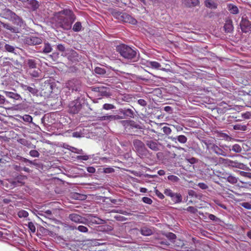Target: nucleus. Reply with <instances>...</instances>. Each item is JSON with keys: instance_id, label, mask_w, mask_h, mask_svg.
<instances>
[{"instance_id": "30", "label": "nucleus", "mask_w": 251, "mask_h": 251, "mask_svg": "<svg viewBox=\"0 0 251 251\" xmlns=\"http://www.w3.org/2000/svg\"><path fill=\"white\" fill-rule=\"evenodd\" d=\"M224 178L229 183L232 184L236 183L238 181V178L231 175H229L226 177Z\"/></svg>"}, {"instance_id": "26", "label": "nucleus", "mask_w": 251, "mask_h": 251, "mask_svg": "<svg viewBox=\"0 0 251 251\" xmlns=\"http://www.w3.org/2000/svg\"><path fill=\"white\" fill-rule=\"evenodd\" d=\"M224 28L226 32H231L233 29L232 22L231 21H227L224 25Z\"/></svg>"}, {"instance_id": "35", "label": "nucleus", "mask_w": 251, "mask_h": 251, "mask_svg": "<svg viewBox=\"0 0 251 251\" xmlns=\"http://www.w3.org/2000/svg\"><path fill=\"white\" fill-rule=\"evenodd\" d=\"M81 23L79 22H77L74 25L73 30L75 32H78L81 30Z\"/></svg>"}, {"instance_id": "9", "label": "nucleus", "mask_w": 251, "mask_h": 251, "mask_svg": "<svg viewBox=\"0 0 251 251\" xmlns=\"http://www.w3.org/2000/svg\"><path fill=\"white\" fill-rule=\"evenodd\" d=\"M57 49L59 51L62 52V56L67 57L68 59H70V53H72V55L75 56V52L72 50H66L65 47L62 44H59L57 46Z\"/></svg>"}, {"instance_id": "61", "label": "nucleus", "mask_w": 251, "mask_h": 251, "mask_svg": "<svg viewBox=\"0 0 251 251\" xmlns=\"http://www.w3.org/2000/svg\"><path fill=\"white\" fill-rule=\"evenodd\" d=\"M138 103L141 106H145L147 104V102L143 99H140L138 100Z\"/></svg>"}, {"instance_id": "23", "label": "nucleus", "mask_w": 251, "mask_h": 251, "mask_svg": "<svg viewBox=\"0 0 251 251\" xmlns=\"http://www.w3.org/2000/svg\"><path fill=\"white\" fill-rule=\"evenodd\" d=\"M3 27L8 30H9L12 33H19V29L18 27L13 26L9 24H4L2 23Z\"/></svg>"}, {"instance_id": "44", "label": "nucleus", "mask_w": 251, "mask_h": 251, "mask_svg": "<svg viewBox=\"0 0 251 251\" xmlns=\"http://www.w3.org/2000/svg\"><path fill=\"white\" fill-rule=\"evenodd\" d=\"M239 173L240 176L243 177H247L248 178H251V173L239 171Z\"/></svg>"}, {"instance_id": "40", "label": "nucleus", "mask_w": 251, "mask_h": 251, "mask_svg": "<svg viewBox=\"0 0 251 251\" xmlns=\"http://www.w3.org/2000/svg\"><path fill=\"white\" fill-rule=\"evenodd\" d=\"M18 215L20 218H26L28 216V213L25 210H21L18 212Z\"/></svg>"}, {"instance_id": "49", "label": "nucleus", "mask_w": 251, "mask_h": 251, "mask_svg": "<svg viewBox=\"0 0 251 251\" xmlns=\"http://www.w3.org/2000/svg\"><path fill=\"white\" fill-rule=\"evenodd\" d=\"M240 205L247 209L251 210V204L249 202H244L240 203Z\"/></svg>"}, {"instance_id": "14", "label": "nucleus", "mask_w": 251, "mask_h": 251, "mask_svg": "<svg viewBox=\"0 0 251 251\" xmlns=\"http://www.w3.org/2000/svg\"><path fill=\"white\" fill-rule=\"evenodd\" d=\"M11 21H12L14 24L16 25H17L21 27H25V24L24 21L22 20V18H21L16 14H15L14 16L12 17V19L11 20Z\"/></svg>"}, {"instance_id": "28", "label": "nucleus", "mask_w": 251, "mask_h": 251, "mask_svg": "<svg viewBox=\"0 0 251 251\" xmlns=\"http://www.w3.org/2000/svg\"><path fill=\"white\" fill-rule=\"evenodd\" d=\"M171 198L175 203H180L182 201V196L179 193H174Z\"/></svg>"}, {"instance_id": "58", "label": "nucleus", "mask_w": 251, "mask_h": 251, "mask_svg": "<svg viewBox=\"0 0 251 251\" xmlns=\"http://www.w3.org/2000/svg\"><path fill=\"white\" fill-rule=\"evenodd\" d=\"M208 218L210 220L213 221H217L219 220L217 217L212 214H208Z\"/></svg>"}, {"instance_id": "59", "label": "nucleus", "mask_w": 251, "mask_h": 251, "mask_svg": "<svg viewBox=\"0 0 251 251\" xmlns=\"http://www.w3.org/2000/svg\"><path fill=\"white\" fill-rule=\"evenodd\" d=\"M181 249L187 251H192L193 250V249H191V248H188L185 246V245L184 244V243H182V245H181Z\"/></svg>"}, {"instance_id": "33", "label": "nucleus", "mask_w": 251, "mask_h": 251, "mask_svg": "<svg viewBox=\"0 0 251 251\" xmlns=\"http://www.w3.org/2000/svg\"><path fill=\"white\" fill-rule=\"evenodd\" d=\"M89 220L94 224H102V220L99 218L90 215L89 216Z\"/></svg>"}, {"instance_id": "56", "label": "nucleus", "mask_w": 251, "mask_h": 251, "mask_svg": "<svg viewBox=\"0 0 251 251\" xmlns=\"http://www.w3.org/2000/svg\"><path fill=\"white\" fill-rule=\"evenodd\" d=\"M77 159L78 160H87L89 159V157L88 155H79L77 156Z\"/></svg>"}, {"instance_id": "42", "label": "nucleus", "mask_w": 251, "mask_h": 251, "mask_svg": "<svg viewBox=\"0 0 251 251\" xmlns=\"http://www.w3.org/2000/svg\"><path fill=\"white\" fill-rule=\"evenodd\" d=\"M168 179L173 182H177L179 180V178L177 176L174 175L169 176Z\"/></svg>"}, {"instance_id": "19", "label": "nucleus", "mask_w": 251, "mask_h": 251, "mask_svg": "<svg viewBox=\"0 0 251 251\" xmlns=\"http://www.w3.org/2000/svg\"><path fill=\"white\" fill-rule=\"evenodd\" d=\"M147 146L151 150L157 151L159 150V146L158 143L152 140L146 141Z\"/></svg>"}, {"instance_id": "53", "label": "nucleus", "mask_w": 251, "mask_h": 251, "mask_svg": "<svg viewBox=\"0 0 251 251\" xmlns=\"http://www.w3.org/2000/svg\"><path fill=\"white\" fill-rule=\"evenodd\" d=\"M142 201L144 202L149 204H151L152 202V201L151 199L146 197L142 198Z\"/></svg>"}, {"instance_id": "54", "label": "nucleus", "mask_w": 251, "mask_h": 251, "mask_svg": "<svg viewBox=\"0 0 251 251\" xmlns=\"http://www.w3.org/2000/svg\"><path fill=\"white\" fill-rule=\"evenodd\" d=\"M77 229L82 232H86L88 231V228L83 226H79L77 227Z\"/></svg>"}, {"instance_id": "7", "label": "nucleus", "mask_w": 251, "mask_h": 251, "mask_svg": "<svg viewBox=\"0 0 251 251\" xmlns=\"http://www.w3.org/2000/svg\"><path fill=\"white\" fill-rule=\"evenodd\" d=\"M226 163L228 166L237 168L242 170H250L249 167L243 163L238 162L237 161H232L231 160H227Z\"/></svg>"}, {"instance_id": "60", "label": "nucleus", "mask_w": 251, "mask_h": 251, "mask_svg": "<svg viewBox=\"0 0 251 251\" xmlns=\"http://www.w3.org/2000/svg\"><path fill=\"white\" fill-rule=\"evenodd\" d=\"M87 171L90 173H94L96 171V169L93 167H88L87 168Z\"/></svg>"}, {"instance_id": "64", "label": "nucleus", "mask_w": 251, "mask_h": 251, "mask_svg": "<svg viewBox=\"0 0 251 251\" xmlns=\"http://www.w3.org/2000/svg\"><path fill=\"white\" fill-rule=\"evenodd\" d=\"M21 160L24 161V162H28L29 163L31 164H33V163L32 161L28 159H26L25 158H24V157H22L21 158Z\"/></svg>"}, {"instance_id": "38", "label": "nucleus", "mask_w": 251, "mask_h": 251, "mask_svg": "<svg viewBox=\"0 0 251 251\" xmlns=\"http://www.w3.org/2000/svg\"><path fill=\"white\" fill-rule=\"evenodd\" d=\"M233 128L235 130H239L242 131H245L247 129V126L245 125H242L240 124H237L233 126Z\"/></svg>"}, {"instance_id": "5", "label": "nucleus", "mask_w": 251, "mask_h": 251, "mask_svg": "<svg viewBox=\"0 0 251 251\" xmlns=\"http://www.w3.org/2000/svg\"><path fill=\"white\" fill-rule=\"evenodd\" d=\"M66 87L72 91H79L81 87L80 81L76 78H74L70 80L66 84Z\"/></svg>"}, {"instance_id": "15", "label": "nucleus", "mask_w": 251, "mask_h": 251, "mask_svg": "<svg viewBox=\"0 0 251 251\" xmlns=\"http://www.w3.org/2000/svg\"><path fill=\"white\" fill-rule=\"evenodd\" d=\"M169 138L175 143H176L177 141H178L180 143L185 144L187 141V137L183 135H179L176 137L171 136L169 137Z\"/></svg>"}, {"instance_id": "8", "label": "nucleus", "mask_w": 251, "mask_h": 251, "mask_svg": "<svg viewBox=\"0 0 251 251\" xmlns=\"http://www.w3.org/2000/svg\"><path fill=\"white\" fill-rule=\"evenodd\" d=\"M81 109V104L78 100L72 101L69 104V111L71 113H77Z\"/></svg>"}, {"instance_id": "47", "label": "nucleus", "mask_w": 251, "mask_h": 251, "mask_svg": "<svg viewBox=\"0 0 251 251\" xmlns=\"http://www.w3.org/2000/svg\"><path fill=\"white\" fill-rule=\"evenodd\" d=\"M29 155L33 157H38L40 155V153L36 150H31L29 151Z\"/></svg>"}, {"instance_id": "37", "label": "nucleus", "mask_w": 251, "mask_h": 251, "mask_svg": "<svg viewBox=\"0 0 251 251\" xmlns=\"http://www.w3.org/2000/svg\"><path fill=\"white\" fill-rule=\"evenodd\" d=\"M94 71L96 74L99 75H103L106 74L105 70L101 67H96Z\"/></svg>"}, {"instance_id": "32", "label": "nucleus", "mask_w": 251, "mask_h": 251, "mask_svg": "<svg viewBox=\"0 0 251 251\" xmlns=\"http://www.w3.org/2000/svg\"><path fill=\"white\" fill-rule=\"evenodd\" d=\"M228 9L231 13L233 14H237L239 13L238 7L236 6L231 4L228 5Z\"/></svg>"}, {"instance_id": "46", "label": "nucleus", "mask_w": 251, "mask_h": 251, "mask_svg": "<svg viewBox=\"0 0 251 251\" xmlns=\"http://www.w3.org/2000/svg\"><path fill=\"white\" fill-rule=\"evenodd\" d=\"M4 49L5 50L10 52H14L15 50V48L13 46H11L8 44H5L4 46Z\"/></svg>"}, {"instance_id": "63", "label": "nucleus", "mask_w": 251, "mask_h": 251, "mask_svg": "<svg viewBox=\"0 0 251 251\" xmlns=\"http://www.w3.org/2000/svg\"><path fill=\"white\" fill-rule=\"evenodd\" d=\"M164 109L167 112L171 113L172 112V108L169 106H165Z\"/></svg>"}, {"instance_id": "10", "label": "nucleus", "mask_w": 251, "mask_h": 251, "mask_svg": "<svg viewBox=\"0 0 251 251\" xmlns=\"http://www.w3.org/2000/svg\"><path fill=\"white\" fill-rule=\"evenodd\" d=\"M140 231L141 234L143 236H150L154 233V228L145 226L140 228Z\"/></svg>"}, {"instance_id": "55", "label": "nucleus", "mask_w": 251, "mask_h": 251, "mask_svg": "<svg viewBox=\"0 0 251 251\" xmlns=\"http://www.w3.org/2000/svg\"><path fill=\"white\" fill-rule=\"evenodd\" d=\"M174 193H173L171 190L169 189H166L164 191V194L171 198H172Z\"/></svg>"}, {"instance_id": "57", "label": "nucleus", "mask_w": 251, "mask_h": 251, "mask_svg": "<svg viewBox=\"0 0 251 251\" xmlns=\"http://www.w3.org/2000/svg\"><path fill=\"white\" fill-rule=\"evenodd\" d=\"M198 186L201 188V189H206L207 188H208V186L207 185L205 184L204 183H199L198 184Z\"/></svg>"}, {"instance_id": "18", "label": "nucleus", "mask_w": 251, "mask_h": 251, "mask_svg": "<svg viewBox=\"0 0 251 251\" xmlns=\"http://www.w3.org/2000/svg\"><path fill=\"white\" fill-rule=\"evenodd\" d=\"M33 87L28 86L26 85H23L22 88L24 90L28 91L33 95H38V90L33 85Z\"/></svg>"}, {"instance_id": "4", "label": "nucleus", "mask_w": 251, "mask_h": 251, "mask_svg": "<svg viewBox=\"0 0 251 251\" xmlns=\"http://www.w3.org/2000/svg\"><path fill=\"white\" fill-rule=\"evenodd\" d=\"M42 41L41 38L32 35L26 36L24 39V43L29 46L39 45Z\"/></svg>"}, {"instance_id": "36", "label": "nucleus", "mask_w": 251, "mask_h": 251, "mask_svg": "<svg viewBox=\"0 0 251 251\" xmlns=\"http://www.w3.org/2000/svg\"><path fill=\"white\" fill-rule=\"evenodd\" d=\"M230 151H232L236 153H239L241 151L242 149L240 146L237 144H234L232 146L231 149Z\"/></svg>"}, {"instance_id": "50", "label": "nucleus", "mask_w": 251, "mask_h": 251, "mask_svg": "<svg viewBox=\"0 0 251 251\" xmlns=\"http://www.w3.org/2000/svg\"><path fill=\"white\" fill-rule=\"evenodd\" d=\"M115 108V107L114 106V105H112L111 104L105 103L103 105V108L105 109V110L112 109H114Z\"/></svg>"}, {"instance_id": "62", "label": "nucleus", "mask_w": 251, "mask_h": 251, "mask_svg": "<svg viewBox=\"0 0 251 251\" xmlns=\"http://www.w3.org/2000/svg\"><path fill=\"white\" fill-rule=\"evenodd\" d=\"M188 161L191 164H194L197 162V159L194 157H192L190 159H188Z\"/></svg>"}, {"instance_id": "17", "label": "nucleus", "mask_w": 251, "mask_h": 251, "mask_svg": "<svg viewBox=\"0 0 251 251\" xmlns=\"http://www.w3.org/2000/svg\"><path fill=\"white\" fill-rule=\"evenodd\" d=\"M240 25L242 31L244 32H247L251 24L249 20L242 18Z\"/></svg>"}, {"instance_id": "41", "label": "nucleus", "mask_w": 251, "mask_h": 251, "mask_svg": "<svg viewBox=\"0 0 251 251\" xmlns=\"http://www.w3.org/2000/svg\"><path fill=\"white\" fill-rule=\"evenodd\" d=\"M25 179H26V177L25 176L20 175L16 177V180L17 181V182L21 184H23L24 183V180Z\"/></svg>"}, {"instance_id": "51", "label": "nucleus", "mask_w": 251, "mask_h": 251, "mask_svg": "<svg viewBox=\"0 0 251 251\" xmlns=\"http://www.w3.org/2000/svg\"><path fill=\"white\" fill-rule=\"evenodd\" d=\"M162 130L163 132L167 135L170 134L172 132L171 129L168 126H164L162 128Z\"/></svg>"}, {"instance_id": "6", "label": "nucleus", "mask_w": 251, "mask_h": 251, "mask_svg": "<svg viewBox=\"0 0 251 251\" xmlns=\"http://www.w3.org/2000/svg\"><path fill=\"white\" fill-rule=\"evenodd\" d=\"M118 19L125 23H128L132 25H135L137 23V21L133 17L126 13H121L118 17Z\"/></svg>"}, {"instance_id": "29", "label": "nucleus", "mask_w": 251, "mask_h": 251, "mask_svg": "<svg viewBox=\"0 0 251 251\" xmlns=\"http://www.w3.org/2000/svg\"><path fill=\"white\" fill-rule=\"evenodd\" d=\"M52 50V47L50 43L48 42H45L44 43V47L43 49L42 52L44 53H48L50 52Z\"/></svg>"}, {"instance_id": "45", "label": "nucleus", "mask_w": 251, "mask_h": 251, "mask_svg": "<svg viewBox=\"0 0 251 251\" xmlns=\"http://www.w3.org/2000/svg\"><path fill=\"white\" fill-rule=\"evenodd\" d=\"M165 236L168 239H169L171 241H173L174 239L176 238V235L172 232H169L166 233Z\"/></svg>"}, {"instance_id": "11", "label": "nucleus", "mask_w": 251, "mask_h": 251, "mask_svg": "<svg viewBox=\"0 0 251 251\" xmlns=\"http://www.w3.org/2000/svg\"><path fill=\"white\" fill-rule=\"evenodd\" d=\"M69 218L72 221L77 223H84L85 221L84 218L82 217L76 213L70 214Z\"/></svg>"}, {"instance_id": "52", "label": "nucleus", "mask_w": 251, "mask_h": 251, "mask_svg": "<svg viewBox=\"0 0 251 251\" xmlns=\"http://www.w3.org/2000/svg\"><path fill=\"white\" fill-rule=\"evenodd\" d=\"M23 119L24 121L27 122H29V123L31 122L32 121V117L29 115H25L23 116Z\"/></svg>"}, {"instance_id": "25", "label": "nucleus", "mask_w": 251, "mask_h": 251, "mask_svg": "<svg viewBox=\"0 0 251 251\" xmlns=\"http://www.w3.org/2000/svg\"><path fill=\"white\" fill-rule=\"evenodd\" d=\"M120 111L121 113L123 114L126 117L132 118L134 116V112L130 109H121Z\"/></svg>"}, {"instance_id": "3", "label": "nucleus", "mask_w": 251, "mask_h": 251, "mask_svg": "<svg viewBox=\"0 0 251 251\" xmlns=\"http://www.w3.org/2000/svg\"><path fill=\"white\" fill-rule=\"evenodd\" d=\"M133 144L137 153L140 155H146L147 151L144 143L141 140L135 139L133 141Z\"/></svg>"}, {"instance_id": "34", "label": "nucleus", "mask_w": 251, "mask_h": 251, "mask_svg": "<svg viewBox=\"0 0 251 251\" xmlns=\"http://www.w3.org/2000/svg\"><path fill=\"white\" fill-rule=\"evenodd\" d=\"M28 3L33 10H36L39 6L38 2L36 0H30L29 1Z\"/></svg>"}, {"instance_id": "39", "label": "nucleus", "mask_w": 251, "mask_h": 251, "mask_svg": "<svg viewBox=\"0 0 251 251\" xmlns=\"http://www.w3.org/2000/svg\"><path fill=\"white\" fill-rule=\"evenodd\" d=\"M38 214L40 215L44 216L45 217H48L50 219L52 218V212L50 210H47L45 211L44 214L40 213H38Z\"/></svg>"}, {"instance_id": "27", "label": "nucleus", "mask_w": 251, "mask_h": 251, "mask_svg": "<svg viewBox=\"0 0 251 251\" xmlns=\"http://www.w3.org/2000/svg\"><path fill=\"white\" fill-rule=\"evenodd\" d=\"M26 64L29 67V69H34L36 68L37 62L35 59H28L26 60Z\"/></svg>"}, {"instance_id": "1", "label": "nucleus", "mask_w": 251, "mask_h": 251, "mask_svg": "<svg viewBox=\"0 0 251 251\" xmlns=\"http://www.w3.org/2000/svg\"><path fill=\"white\" fill-rule=\"evenodd\" d=\"M117 50L126 59L131 60L137 58V50L127 45H120L117 47Z\"/></svg>"}, {"instance_id": "48", "label": "nucleus", "mask_w": 251, "mask_h": 251, "mask_svg": "<svg viewBox=\"0 0 251 251\" xmlns=\"http://www.w3.org/2000/svg\"><path fill=\"white\" fill-rule=\"evenodd\" d=\"M186 210L192 214H195L198 212V209L194 206H189Z\"/></svg>"}, {"instance_id": "21", "label": "nucleus", "mask_w": 251, "mask_h": 251, "mask_svg": "<svg viewBox=\"0 0 251 251\" xmlns=\"http://www.w3.org/2000/svg\"><path fill=\"white\" fill-rule=\"evenodd\" d=\"M199 0H184L183 4L187 7H194L199 4Z\"/></svg>"}, {"instance_id": "24", "label": "nucleus", "mask_w": 251, "mask_h": 251, "mask_svg": "<svg viewBox=\"0 0 251 251\" xmlns=\"http://www.w3.org/2000/svg\"><path fill=\"white\" fill-rule=\"evenodd\" d=\"M121 123L124 126H126V127H127L129 126L134 127L135 128H138L139 126L136 125L135 124V122L133 121L125 120L122 121Z\"/></svg>"}, {"instance_id": "31", "label": "nucleus", "mask_w": 251, "mask_h": 251, "mask_svg": "<svg viewBox=\"0 0 251 251\" xmlns=\"http://www.w3.org/2000/svg\"><path fill=\"white\" fill-rule=\"evenodd\" d=\"M6 95L10 98L16 100H19L21 98L20 95L12 92H6Z\"/></svg>"}, {"instance_id": "16", "label": "nucleus", "mask_w": 251, "mask_h": 251, "mask_svg": "<svg viewBox=\"0 0 251 251\" xmlns=\"http://www.w3.org/2000/svg\"><path fill=\"white\" fill-rule=\"evenodd\" d=\"M211 149L214 153L218 155L223 156H226L227 155L226 153L223 150L215 144H213Z\"/></svg>"}, {"instance_id": "20", "label": "nucleus", "mask_w": 251, "mask_h": 251, "mask_svg": "<svg viewBox=\"0 0 251 251\" xmlns=\"http://www.w3.org/2000/svg\"><path fill=\"white\" fill-rule=\"evenodd\" d=\"M28 72L31 77L35 78L39 77L41 74V70L37 68L29 69Z\"/></svg>"}, {"instance_id": "12", "label": "nucleus", "mask_w": 251, "mask_h": 251, "mask_svg": "<svg viewBox=\"0 0 251 251\" xmlns=\"http://www.w3.org/2000/svg\"><path fill=\"white\" fill-rule=\"evenodd\" d=\"M146 66L148 67L151 68L153 69L160 70L162 71H166V69L163 68H161V64L156 61H147L146 62Z\"/></svg>"}, {"instance_id": "22", "label": "nucleus", "mask_w": 251, "mask_h": 251, "mask_svg": "<svg viewBox=\"0 0 251 251\" xmlns=\"http://www.w3.org/2000/svg\"><path fill=\"white\" fill-rule=\"evenodd\" d=\"M204 5L206 7L210 9H216L218 6L217 3L213 0H205Z\"/></svg>"}, {"instance_id": "13", "label": "nucleus", "mask_w": 251, "mask_h": 251, "mask_svg": "<svg viewBox=\"0 0 251 251\" xmlns=\"http://www.w3.org/2000/svg\"><path fill=\"white\" fill-rule=\"evenodd\" d=\"M15 14V13L13 12L9 9H4L1 11L0 15L4 18L11 21L12 17L14 16Z\"/></svg>"}, {"instance_id": "2", "label": "nucleus", "mask_w": 251, "mask_h": 251, "mask_svg": "<svg viewBox=\"0 0 251 251\" xmlns=\"http://www.w3.org/2000/svg\"><path fill=\"white\" fill-rule=\"evenodd\" d=\"M56 20L58 26L64 30H69L72 27L73 22L75 20L74 15L66 16L63 14H59Z\"/></svg>"}, {"instance_id": "43", "label": "nucleus", "mask_w": 251, "mask_h": 251, "mask_svg": "<svg viewBox=\"0 0 251 251\" xmlns=\"http://www.w3.org/2000/svg\"><path fill=\"white\" fill-rule=\"evenodd\" d=\"M28 227L31 232L34 233L36 231V227L33 223L30 222L27 224Z\"/></svg>"}]
</instances>
